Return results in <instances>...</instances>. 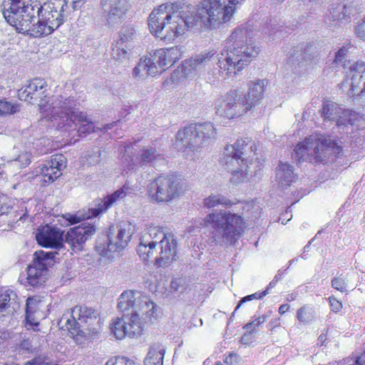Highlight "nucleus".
Returning a JSON list of instances; mask_svg holds the SVG:
<instances>
[{
    "mask_svg": "<svg viewBox=\"0 0 365 365\" xmlns=\"http://www.w3.org/2000/svg\"><path fill=\"white\" fill-rule=\"evenodd\" d=\"M16 294L12 290H6L0 292V313L6 312H13L15 308L12 306L15 304Z\"/></svg>",
    "mask_w": 365,
    "mask_h": 365,
    "instance_id": "obj_33",
    "label": "nucleus"
},
{
    "mask_svg": "<svg viewBox=\"0 0 365 365\" xmlns=\"http://www.w3.org/2000/svg\"><path fill=\"white\" fill-rule=\"evenodd\" d=\"M356 114L349 110H343L336 103L327 101L324 103L322 108V117L324 121H336V125L341 127L355 123Z\"/></svg>",
    "mask_w": 365,
    "mask_h": 365,
    "instance_id": "obj_19",
    "label": "nucleus"
},
{
    "mask_svg": "<svg viewBox=\"0 0 365 365\" xmlns=\"http://www.w3.org/2000/svg\"><path fill=\"white\" fill-rule=\"evenodd\" d=\"M136 304L138 306L135 307V312L128 314H130V317L135 315L136 321L140 322V327L143 329L144 324L150 321L153 317H155L157 305L143 293L138 304Z\"/></svg>",
    "mask_w": 365,
    "mask_h": 365,
    "instance_id": "obj_26",
    "label": "nucleus"
},
{
    "mask_svg": "<svg viewBox=\"0 0 365 365\" xmlns=\"http://www.w3.org/2000/svg\"><path fill=\"white\" fill-rule=\"evenodd\" d=\"M61 175V173L56 171L55 169L51 168L46 164L40 167V177H41V181L44 185L52 183Z\"/></svg>",
    "mask_w": 365,
    "mask_h": 365,
    "instance_id": "obj_35",
    "label": "nucleus"
},
{
    "mask_svg": "<svg viewBox=\"0 0 365 365\" xmlns=\"http://www.w3.org/2000/svg\"><path fill=\"white\" fill-rule=\"evenodd\" d=\"M86 160L89 165H95L99 163L101 160L100 150H98L91 154H88L86 156Z\"/></svg>",
    "mask_w": 365,
    "mask_h": 365,
    "instance_id": "obj_46",
    "label": "nucleus"
},
{
    "mask_svg": "<svg viewBox=\"0 0 365 365\" xmlns=\"http://www.w3.org/2000/svg\"><path fill=\"white\" fill-rule=\"evenodd\" d=\"M205 222L207 226L213 228L215 237H221L224 242L230 244L235 242L244 232L243 218L230 211L212 212L206 216Z\"/></svg>",
    "mask_w": 365,
    "mask_h": 365,
    "instance_id": "obj_8",
    "label": "nucleus"
},
{
    "mask_svg": "<svg viewBox=\"0 0 365 365\" xmlns=\"http://www.w3.org/2000/svg\"><path fill=\"white\" fill-rule=\"evenodd\" d=\"M73 3V7L74 9H76L78 7L81 6L80 4H83L86 0H71Z\"/></svg>",
    "mask_w": 365,
    "mask_h": 365,
    "instance_id": "obj_56",
    "label": "nucleus"
},
{
    "mask_svg": "<svg viewBox=\"0 0 365 365\" xmlns=\"http://www.w3.org/2000/svg\"><path fill=\"white\" fill-rule=\"evenodd\" d=\"M105 365H135V363L126 357L117 356L110 359Z\"/></svg>",
    "mask_w": 365,
    "mask_h": 365,
    "instance_id": "obj_44",
    "label": "nucleus"
},
{
    "mask_svg": "<svg viewBox=\"0 0 365 365\" xmlns=\"http://www.w3.org/2000/svg\"><path fill=\"white\" fill-rule=\"evenodd\" d=\"M142 292L138 290H126L123 292L118 298V308L125 313L132 309L130 313L135 312V307L140 299Z\"/></svg>",
    "mask_w": 365,
    "mask_h": 365,
    "instance_id": "obj_29",
    "label": "nucleus"
},
{
    "mask_svg": "<svg viewBox=\"0 0 365 365\" xmlns=\"http://www.w3.org/2000/svg\"><path fill=\"white\" fill-rule=\"evenodd\" d=\"M60 324L73 335L77 344L99 339L101 324L97 310L86 306H76L70 317L63 314Z\"/></svg>",
    "mask_w": 365,
    "mask_h": 365,
    "instance_id": "obj_5",
    "label": "nucleus"
},
{
    "mask_svg": "<svg viewBox=\"0 0 365 365\" xmlns=\"http://www.w3.org/2000/svg\"><path fill=\"white\" fill-rule=\"evenodd\" d=\"M136 316L126 317L123 314V317H117L113 320L110 324V331L115 337L121 340L128 336L134 338L141 336L143 328L140 322L136 321Z\"/></svg>",
    "mask_w": 365,
    "mask_h": 365,
    "instance_id": "obj_18",
    "label": "nucleus"
},
{
    "mask_svg": "<svg viewBox=\"0 0 365 365\" xmlns=\"http://www.w3.org/2000/svg\"><path fill=\"white\" fill-rule=\"evenodd\" d=\"M93 225L86 222L69 229L65 235L64 241L73 251L82 250L84 243L96 233Z\"/></svg>",
    "mask_w": 365,
    "mask_h": 365,
    "instance_id": "obj_21",
    "label": "nucleus"
},
{
    "mask_svg": "<svg viewBox=\"0 0 365 365\" xmlns=\"http://www.w3.org/2000/svg\"><path fill=\"white\" fill-rule=\"evenodd\" d=\"M216 109L220 115L229 119L240 116L251 110L246 102V98L236 91L228 93L225 100L218 101L216 103Z\"/></svg>",
    "mask_w": 365,
    "mask_h": 365,
    "instance_id": "obj_17",
    "label": "nucleus"
},
{
    "mask_svg": "<svg viewBox=\"0 0 365 365\" xmlns=\"http://www.w3.org/2000/svg\"><path fill=\"white\" fill-rule=\"evenodd\" d=\"M136 30L130 26H124L120 31V37L117 41L113 55L118 60L125 59L128 57V51L133 48V41L137 39Z\"/></svg>",
    "mask_w": 365,
    "mask_h": 365,
    "instance_id": "obj_23",
    "label": "nucleus"
},
{
    "mask_svg": "<svg viewBox=\"0 0 365 365\" xmlns=\"http://www.w3.org/2000/svg\"><path fill=\"white\" fill-rule=\"evenodd\" d=\"M29 365H57L49 361L48 359L38 357L30 361Z\"/></svg>",
    "mask_w": 365,
    "mask_h": 365,
    "instance_id": "obj_50",
    "label": "nucleus"
},
{
    "mask_svg": "<svg viewBox=\"0 0 365 365\" xmlns=\"http://www.w3.org/2000/svg\"><path fill=\"white\" fill-rule=\"evenodd\" d=\"M352 46L350 43L340 48L335 53L334 63L349 69V76L351 75L349 83L351 96L361 94L365 96V61L358 60L353 63L346 62V58Z\"/></svg>",
    "mask_w": 365,
    "mask_h": 365,
    "instance_id": "obj_13",
    "label": "nucleus"
},
{
    "mask_svg": "<svg viewBox=\"0 0 365 365\" xmlns=\"http://www.w3.org/2000/svg\"><path fill=\"white\" fill-rule=\"evenodd\" d=\"M91 210L92 207L88 210V213L85 215L66 213L64 215V218L69 222L70 225H74L80 222L81 220L86 218L88 219L91 217H96V216H93L92 215Z\"/></svg>",
    "mask_w": 365,
    "mask_h": 365,
    "instance_id": "obj_39",
    "label": "nucleus"
},
{
    "mask_svg": "<svg viewBox=\"0 0 365 365\" xmlns=\"http://www.w3.org/2000/svg\"><path fill=\"white\" fill-rule=\"evenodd\" d=\"M278 282L277 281H275L274 279H273L270 282L269 284L267 285V288L265 290H267V294L269 293V290L270 289H272L273 287H274L277 284Z\"/></svg>",
    "mask_w": 365,
    "mask_h": 365,
    "instance_id": "obj_57",
    "label": "nucleus"
},
{
    "mask_svg": "<svg viewBox=\"0 0 365 365\" xmlns=\"http://www.w3.org/2000/svg\"><path fill=\"white\" fill-rule=\"evenodd\" d=\"M310 244H311V241L308 243V245H307L304 247V252L308 251L309 247V246H310Z\"/></svg>",
    "mask_w": 365,
    "mask_h": 365,
    "instance_id": "obj_63",
    "label": "nucleus"
},
{
    "mask_svg": "<svg viewBox=\"0 0 365 365\" xmlns=\"http://www.w3.org/2000/svg\"><path fill=\"white\" fill-rule=\"evenodd\" d=\"M31 299L30 298H29V299H27V302H26V317H29V312H30V304H31Z\"/></svg>",
    "mask_w": 365,
    "mask_h": 365,
    "instance_id": "obj_59",
    "label": "nucleus"
},
{
    "mask_svg": "<svg viewBox=\"0 0 365 365\" xmlns=\"http://www.w3.org/2000/svg\"><path fill=\"white\" fill-rule=\"evenodd\" d=\"M125 197V192L123 189L114 192L112 195H108L104 199H98L95 201V207H92V215L98 216L103 212L106 211L114 202L118 199Z\"/></svg>",
    "mask_w": 365,
    "mask_h": 365,
    "instance_id": "obj_31",
    "label": "nucleus"
},
{
    "mask_svg": "<svg viewBox=\"0 0 365 365\" xmlns=\"http://www.w3.org/2000/svg\"><path fill=\"white\" fill-rule=\"evenodd\" d=\"M100 5L110 26L120 24L129 9L128 0H101Z\"/></svg>",
    "mask_w": 365,
    "mask_h": 365,
    "instance_id": "obj_20",
    "label": "nucleus"
},
{
    "mask_svg": "<svg viewBox=\"0 0 365 365\" xmlns=\"http://www.w3.org/2000/svg\"><path fill=\"white\" fill-rule=\"evenodd\" d=\"M267 294V290H264L262 292H255L252 294H250L252 297V299H262V297H265Z\"/></svg>",
    "mask_w": 365,
    "mask_h": 365,
    "instance_id": "obj_53",
    "label": "nucleus"
},
{
    "mask_svg": "<svg viewBox=\"0 0 365 365\" xmlns=\"http://www.w3.org/2000/svg\"><path fill=\"white\" fill-rule=\"evenodd\" d=\"M331 284L334 289L339 291L341 293L346 292L348 290L346 278L343 276V274H340L334 277Z\"/></svg>",
    "mask_w": 365,
    "mask_h": 365,
    "instance_id": "obj_40",
    "label": "nucleus"
},
{
    "mask_svg": "<svg viewBox=\"0 0 365 365\" xmlns=\"http://www.w3.org/2000/svg\"><path fill=\"white\" fill-rule=\"evenodd\" d=\"M243 0H203L183 9L181 1L168 2L149 15L148 26L153 35L172 41L189 29H215L230 21L236 6Z\"/></svg>",
    "mask_w": 365,
    "mask_h": 365,
    "instance_id": "obj_1",
    "label": "nucleus"
},
{
    "mask_svg": "<svg viewBox=\"0 0 365 365\" xmlns=\"http://www.w3.org/2000/svg\"><path fill=\"white\" fill-rule=\"evenodd\" d=\"M177 245L173 234H165L159 227H150L142 232L137 253L145 262L154 261L156 266L165 267L175 260Z\"/></svg>",
    "mask_w": 365,
    "mask_h": 365,
    "instance_id": "obj_3",
    "label": "nucleus"
},
{
    "mask_svg": "<svg viewBox=\"0 0 365 365\" xmlns=\"http://www.w3.org/2000/svg\"><path fill=\"white\" fill-rule=\"evenodd\" d=\"M234 203L227 199L225 196L217 194L210 195L204 200V206L207 208H213L218 205H222L225 207H230Z\"/></svg>",
    "mask_w": 365,
    "mask_h": 365,
    "instance_id": "obj_34",
    "label": "nucleus"
},
{
    "mask_svg": "<svg viewBox=\"0 0 365 365\" xmlns=\"http://www.w3.org/2000/svg\"><path fill=\"white\" fill-rule=\"evenodd\" d=\"M182 192V186L178 177L161 175L156 178L148 187L150 200L155 203H168Z\"/></svg>",
    "mask_w": 365,
    "mask_h": 365,
    "instance_id": "obj_14",
    "label": "nucleus"
},
{
    "mask_svg": "<svg viewBox=\"0 0 365 365\" xmlns=\"http://www.w3.org/2000/svg\"><path fill=\"white\" fill-rule=\"evenodd\" d=\"M160 157V154L157 150L153 147H149L147 148H144L141 150V153L140 155V163H150L154 160H157Z\"/></svg>",
    "mask_w": 365,
    "mask_h": 365,
    "instance_id": "obj_38",
    "label": "nucleus"
},
{
    "mask_svg": "<svg viewBox=\"0 0 365 365\" xmlns=\"http://www.w3.org/2000/svg\"><path fill=\"white\" fill-rule=\"evenodd\" d=\"M354 32L357 37L365 41V16L356 26Z\"/></svg>",
    "mask_w": 365,
    "mask_h": 365,
    "instance_id": "obj_45",
    "label": "nucleus"
},
{
    "mask_svg": "<svg viewBox=\"0 0 365 365\" xmlns=\"http://www.w3.org/2000/svg\"><path fill=\"white\" fill-rule=\"evenodd\" d=\"M250 153H253L255 154V150H257L256 146L252 143L250 146Z\"/></svg>",
    "mask_w": 365,
    "mask_h": 365,
    "instance_id": "obj_61",
    "label": "nucleus"
},
{
    "mask_svg": "<svg viewBox=\"0 0 365 365\" xmlns=\"http://www.w3.org/2000/svg\"><path fill=\"white\" fill-rule=\"evenodd\" d=\"M289 309V304H282L279 307V313L280 314H284L285 312H287Z\"/></svg>",
    "mask_w": 365,
    "mask_h": 365,
    "instance_id": "obj_54",
    "label": "nucleus"
},
{
    "mask_svg": "<svg viewBox=\"0 0 365 365\" xmlns=\"http://www.w3.org/2000/svg\"><path fill=\"white\" fill-rule=\"evenodd\" d=\"M253 31L247 26L236 28L227 39L225 49L215 56L214 50L205 51L185 60L180 68L173 72L171 79L180 81L190 78L202 71L212 61H217L218 71L213 73L217 77L223 71L226 74H237L255 58L259 47L252 39Z\"/></svg>",
    "mask_w": 365,
    "mask_h": 365,
    "instance_id": "obj_2",
    "label": "nucleus"
},
{
    "mask_svg": "<svg viewBox=\"0 0 365 365\" xmlns=\"http://www.w3.org/2000/svg\"><path fill=\"white\" fill-rule=\"evenodd\" d=\"M252 300V297H250V295H247L243 298H242L238 304L237 305V307H235V310H234V312L232 313V315L235 314V313L238 310V309L245 302H248V301H251Z\"/></svg>",
    "mask_w": 365,
    "mask_h": 365,
    "instance_id": "obj_52",
    "label": "nucleus"
},
{
    "mask_svg": "<svg viewBox=\"0 0 365 365\" xmlns=\"http://www.w3.org/2000/svg\"><path fill=\"white\" fill-rule=\"evenodd\" d=\"M297 317L299 321L304 323H308L311 321V317L307 313V308L304 307H301L297 310Z\"/></svg>",
    "mask_w": 365,
    "mask_h": 365,
    "instance_id": "obj_48",
    "label": "nucleus"
},
{
    "mask_svg": "<svg viewBox=\"0 0 365 365\" xmlns=\"http://www.w3.org/2000/svg\"><path fill=\"white\" fill-rule=\"evenodd\" d=\"M295 261H297V259H293L290 260V261L289 262V265H291V264H292V263H294V262H295Z\"/></svg>",
    "mask_w": 365,
    "mask_h": 365,
    "instance_id": "obj_64",
    "label": "nucleus"
},
{
    "mask_svg": "<svg viewBox=\"0 0 365 365\" xmlns=\"http://www.w3.org/2000/svg\"><path fill=\"white\" fill-rule=\"evenodd\" d=\"M132 236L129 230L121 226H110L103 239L99 238L96 249L103 257H110L112 253L123 250Z\"/></svg>",
    "mask_w": 365,
    "mask_h": 365,
    "instance_id": "obj_15",
    "label": "nucleus"
},
{
    "mask_svg": "<svg viewBox=\"0 0 365 365\" xmlns=\"http://www.w3.org/2000/svg\"><path fill=\"white\" fill-rule=\"evenodd\" d=\"M327 339V336L325 334L322 333L318 338V344H320L321 346L324 345L325 341Z\"/></svg>",
    "mask_w": 365,
    "mask_h": 365,
    "instance_id": "obj_55",
    "label": "nucleus"
},
{
    "mask_svg": "<svg viewBox=\"0 0 365 365\" xmlns=\"http://www.w3.org/2000/svg\"><path fill=\"white\" fill-rule=\"evenodd\" d=\"M301 55V53H299V51H297V52H295V51H294L293 54H292V56L289 58L288 59V61H287V65L290 67H292V66H294V68H295V73H297V66H300V65L302 63V61H299V60L298 59V57Z\"/></svg>",
    "mask_w": 365,
    "mask_h": 365,
    "instance_id": "obj_47",
    "label": "nucleus"
},
{
    "mask_svg": "<svg viewBox=\"0 0 365 365\" xmlns=\"http://www.w3.org/2000/svg\"><path fill=\"white\" fill-rule=\"evenodd\" d=\"M46 87L47 84L44 79L35 78L30 81L27 85L18 91V96L21 101H24L32 103L39 101V103L38 105L41 112L43 114V117L48 120L53 121V118L47 116L46 112L41 109V107L51 105L53 101L58 98L64 97L60 96L53 97L48 101H45V100L43 99V96L45 91H46Z\"/></svg>",
    "mask_w": 365,
    "mask_h": 365,
    "instance_id": "obj_16",
    "label": "nucleus"
},
{
    "mask_svg": "<svg viewBox=\"0 0 365 365\" xmlns=\"http://www.w3.org/2000/svg\"><path fill=\"white\" fill-rule=\"evenodd\" d=\"M18 107L6 101L0 100V115L13 114L17 112Z\"/></svg>",
    "mask_w": 365,
    "mask_h": 365,
    "instance_id": "obj_43",
    "label": "nucleus"
},
{
    "mask_svg": "<svg viewBox=\"0 0 365 365\" xmlns=\"http://www.w3.org/2000/svg\"><path fill=\"white\" fill-rule=\"evenodd\" d=\"M341 150V148L329 137L316 134L299 143L294 150L292 158L299 163H324L329 156L339 154Z\"/></svg>",
    "mask_w": 365,
    "mask_h": 365,
    "instance_id": "obj_6",
    "label": "nucleus"
},
{
    "mask_svg": "<svg viewBox=\"0 0 365 365\" xmlns=\"http://www.w3.org/2000/svg\"><path fill=\"white\" fill-rule=\"evenodd\" d=\"M165 349L159 343L152 344L144 359L145 365H163Z\"/></svg>",
    "mask_w": 365,
    "mask_h": 365,
    "instance_id": "obj_32",
    "label": "nucleus"
},
{
    "mask_svg": "<svg viewBox=\"0 0 365 365\" xmlns=\"http://www.w3.org/2000/svg\"><path fill=\"white\" fill-rule=\"evenodd\" d=\"M241 357L235 353H230L225 359V363L227 365H237L240 363Z\"/></svg>",
    "mask_w": 365,
    "mask_h": 365,
    "instance_id": "obj_49",
    "label": "nucleus"
},
{
    "mask_svg": "<svg viewBox=\"0 0 365 365\" xmlns=\"http://www.w3.org/2000/svg\"><path fill=\"white\" fill-rule=\"evenodd\" d=\"M250 334L248 333V334H245L244 336H242V339H241L242 343H243L245 344H247V338L249 336Z\"/></svg>",
    "mask_w": 365,
    "mask_h": 365,
    "instance_id": "obj_60",
    "label": "nucleus"
},
{
    "mask_svg": "<svg viewBox=\"0 0 365 365\" xmlns=\"http://www.w3.org/2000/svg\"><path fill=\"white\" fill-rule=\"evenodd\" d=\"M266 81L264 80H257L252 81L249 84V91L243 97L246 98V102L250 106V108L259 104L264 97Z\"/></svg>",
    "mask_w": 365,
    "mask_h": 365,
    "instance_id": "obj_28",
    "label": "nucleus"
},
{
    "mask_svg": "<svg viewBox=\"0 0 365 365\" xmlns=\"http://www.w3.org/2000/svg\"><path fill=\"white\" fill-rule=\"evenodd\" d=\"M7 162L17 165L19 168H25L31 162V153L27 151L21 152L14 158L8 159Z\"/></svg>",
    "mask_w": 365,
    "mask_h": 365,
    "instance_id": "obj_36",
    "label": "nucleus"
},
{
    "mask_svg": "<svg viewBox=\"0 0 365 365\" xmlns=\"http://www.w3.org/2000/svg\"><path fill=\"white\" fill-rule=\"evenodd\" d=\"M46 165L61 173L66 166V158L63 155L57 153L51 155V159L47 161Z\"/></svg>",
    "mask_w": 365,
    "mask_h": 365,
    "instance_id": "obj_37",
    "label": "nucleus"
},
{
    "mask_svg": "<svg viewBox=\"0 0 365 365\" xmlns=\"http://www.w3.org/2000/svg\"><path fill=\"white\" fill-rule=\"evenodd\" d=\"M283 274H284V272H282L281 270H279L277 272V274L274 276V279H275V281L279 282L282 278Z\"/></svg>",
    "mask_w": 365,
    "mask_h": 365,
    "instance_id": "obj_58",
    "label": "nucleus"
},
{
    "mask_svg": "<svg viewBox=\"0 0 365 365\" xmlns=\"http://www.w3.org/2000/svg\"><path fill=\"white\" fill-rule=\"evenodd\" d=\"M36 9H37L35 2L34 4L26 5L21 9H4L2 14L5 20L15 27L19 33L41 38V36L36 35L38 32L34 29L37 26L38 20V12Z\"/></svg>",
    "mask_w": 365,
    "mask_h": 365,
    "instance_id": "obj_11",
    "label": "nucleus"
},
{
    "mask_svg": "<svg viewBox=\"0 0 365 365\" xmlns=\"http://www.w3.org/2000/svg\"><path fill=\"white\" fill-rule=\"evenodd\" d=\"M268 318V315H262L255 318L251 322L246 324L244 326V329L247 330L249 334H253L257 327L260 324L264 323Z\"/></svg>",
    "mask_w": 365,
    "mask_h": 365,
    "instance_id": "obj_42",
    "label": "nucleus"
},
{
    "mask_svg": "<svg viewBox=\"0 0 365 365\" xmlns=\"http://www.w3.org/2000/svg\"><path fill=\"white\" fill-rule=\"evenodd\" d=\"M275 180L282 189L288 187L294 182L297 178L293 166L288 163H280L276 168Z\"/></svg>",
    "mask_w": 365,
    "mask_h": 365,
    "instance_id": "obj_27",
    "label": "nucleus"
},
{
    "mask_svg": "<svg viewBox=\"0 0 365 365\" xmlns=\"http://www.w3.org/2000/svg\"><path fill=\"white\" fill-rule=\"evenodd\" d=\"M356 12V8L352 2L333 4L325 17L324 22L329 27L339 26L348 21Z\"/></svg>",
    "mask_w": 365,
    "mask_h": 365,
    "instance_id": "obj_22",
    "label": "nucleus"
},
{
    "mask_svg": "<svg viewBox=\"0 0 365 365\" xmlns=\"http://www.w3.org/2000/svg\"><path fill=\"white\" fill-rule=\"evenodd\" d=\"M35 0H5L4 9L16 8L21 9L26 5L34 4Z\"/></svg>",
    "mask_w": 365,
    "mask_h": 365,
    "instance_id": "obj_41",
    "label": "nucleus"
},
{
    "mask_svg": "<svg viewBox=\"0 0 365 365\" xmlns=\"http://www.w3.org/2000/svg\"><path fill=\"white\" fill-rule=\"evenodd\" d=\"M329 301L332 311L338 312L342 308V304L338 301L334 296L329 297Z\"/></svg>",
    "mask_w": 365,
    "mask_h": 365,
    "instance_id": "obj_51",
    "label": "nucleus"
},
{
    "mask_svg": "<svg viewBox=\"0 0 365 365\" xmlns=\"http://www.w3.org/2000/svg\"><path fill=\"white\" fill-rule=\"evenodd\" d=\"M249 138L239 139L233 145H227L224 151V161L227 165L236 161L240 168L232 171L231 180L235 183H240L252 175L250 170L252 163L249 160L250 155H247V147L251 143Z\"/></svg>",
    "mask_w": 365,
    "mask_h": 365,
    "instance_id": "obj_12",
    "label": "nucleus"
},
{
    "mask_svg": "<svg viewBox=\"0 0 365 365\" xmlns=\"http://www.w3.org/2000/svg\"><path fill=\"white\" fill-rule=\"evenodd\" d=\"M38 12L37 26L34 28L36 36L41 37L51 34L58 29L66 19V11L68 8L66 0L36 1Z\"/></svg>",
    "mask_w": 365,
    "mask_h": 365,
    "instance_id": "obj_7",
    "label": "nucleus"
},
{
    "mask_svg": "<svg viewBox=\"0 0 365 365\" xmlns=\"http://www.w3.org/2000/svg\"><path fill=\"white\" fill-rule=\"evenodd\" d=\"M151 59H153L151 54L150 57H145L144 59L140 58L133 70V76L135 78L142 79L148 76H155L160 72L156 63Z\"/></svg>",
    "mask_w": 365,
    "mask_h": 365,
    "instance_id": "obj_30",
    "label": "nucleus"
},
{
    "mask_svg": "<svg viewBox=\"0 0 365 365\" xmlns=\"http://www.w3.org/2000/svg\"><path fill=\"white\" fill-rule=\"evenodd\" d=\"M182 47L173 46L168 48H160L155 50L152 55L153 61L160 68L162 71H165L168 68L173 66L176 61L180 59L183 53Z\"/></svg>",
    "mask_w": 365,
    "mask_h": 365,
    "instance_id": "obj_25",
    "label": "nucleus"
},
{
    "mask_svg": "<svg viewBox=\"0 0 365 365\" xmlns=\"http://www.w3.org/2000/svg\"><path fill=\"white\" fill-rule=\"evenodd\" d=\"M63 232L59 228L46 225L36 235L37 242L42 247L60 250L63 248Z\"/></svg>",
    "mask_w": 365,
    "mask_h": 365,
    "instance_id": "obj_24",
    "label": "nucleus"
},
{
    "mask_svg": "<svg viewBox=\"0 0 365 365\" xmlns=\"http://www.w3.org/2000/svg\"><path fill=\"white\" fill-rule=\"evenodd\" d=\"M76 101L73 98H58L51 105L42 106L41 109L46 112L47 116L53 118V121L58 120V129L66 131L75 130L79 123L81 125L77 131L80 136L94 132L93 121L86 113L76 108Z\"/></svg>",
    "mask_w": 365,
    "mask_h": 365,
    "instance_id": "obj_4",
    "label": "nucleus"
},
{
    "mask_svg": "<svg viewBox=\"0 0 365 365\" xmlns=\"http://www.w3.org/2000/svg\"><path fill=\"white\" fill-rule=\"evenodd\" d=\"M216 130L210 122L190 124L180 130L176 136L177 142L181 148L196 150L208 144L215 138Z\"/></svg>",
    "mask_w": 365,
    "mask_h": 365,
    "instance_id": "obj_10",
    "label": "nucleus"
},
{
    "mask_svg": "<svg viewBox=\"0 0 365 365\" xmlns=\"http://www.w3.org/2000/svg\"><path fill=\"white\" fill-rule=\"evenodd\" d=\"M56 254V252L43 250L35 252L32 262L27 267L26 277L20 276V282L34 288L44 284L48 277V267L53 264Z\"/></svg>",
    "mask_w": 365,
    "mask_h": 365,
    "instance_id": "obj_9",
    "label": "nucleus"
},
{
    "mask_svg": "<svg viewBox=\"0 0 365 365\" xmlns=\"http://www.w3.org/2000/svg\"><path fill=\"white\" fill-rule=\"evenodd\" d=\"M113 124H112V123L107 124V125H105L104 129L106 130H108L109 129H111L113 128Z\"/></svg>",
    "mask_w": 365,
    "mask_h": 365,
    "instance_id": "obj_62",
    "label": "nucleus"
}]
</instances>
